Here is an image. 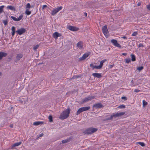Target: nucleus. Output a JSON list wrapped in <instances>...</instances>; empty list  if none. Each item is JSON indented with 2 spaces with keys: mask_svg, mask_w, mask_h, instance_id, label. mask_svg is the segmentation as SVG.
I'll return each mask as SVG.
<instances>
[{
  "mask_svg": "<svg viewBox=\"0 0 150 150\" xmlns=\"http://www.w3.org/2000/svg\"><path fill=\"white\" fill-rule=\"evenodd\" d=\"M70 109L68 108L66 109L62 113L59 117L62 120H64L67 118L69 116Z\"/></svg>",
  "mask_w": 150,
  "mask_h": 150,
  "instance_id": "1",
  "label": "nucleus"
},
{
  "mask_svg": "<svg viewBox=\"0 0 150 150\" xmlns=\"http://www.w3.org/2000/svg\"><path fill=\"white\" fill-rule=\"evenodd\" d=\"M125 114V112H121L115 114L111 115L110 117L106 118L105 120H112L113 117H116L123 115Z\"/></svg>",
  "mask_w": 150,
  "mask_h": 150,
  "instance_id": "2",
  "label": "nucleus"
},
{
  "mask_svg": "<svg viewBox=\"0 0 150 150\" xmlns=\"http://www.w3.org/2000/svg\"><path fill=\"white\" fill-rule=\"evenodd\" d=\"M97 130L98 129L96 128L91 127L86 129V130L84 132V133L85 134H91L96 132Z\"/></svg>",
  "mask_w": 150,
  "mask_h": 150,
  "instance_id": "3",
  "label": "nucleus"
},
{
  "mask_svg": "<svg viewBox=\"0 0 150 150\" xmlns=\"http://www.w3.org/2000/svg\"><path fill=\"white\" fill-rule=\"evenodd\" d=\"M95 98L94 96H89L87 98H85L84 99L82 100L81 104H83L87 101L91 100V99H94Z\"/></svg>",
  "mask_w": 150,
  "mask_h": 150,
  "instance_id": "4",
  "label": "nucleus"
},
{
  "mask_svg": "<svg viewBox=\"0 0 150 150\" xmlns=\"http://www.w3.org/2000/svg\"><path fill=\"white\" fill-rule=\"evenodd\" d=\"M111 42L115 46L118 47H121L120 45L118 43L117 41L116 40L112 39L111 40Z\"/></svg>",
  "mask_w": 150,
  "mask_h": 150,
  "instance_id": "5",
  "label": "nucleus"
},
{
  "mask_svg": "<svg viewBox=\"0 0 150 150\" xmlns=\"http://www.w3.org/2000/svg\"><path fill=\"white\" fill-rule=\"evenodd\" d=\"M107 61L106 59H103L100 61V65L98 66H95L93 67V68H95L98 69H101L103 66V63Z\"/></svg>",
  "mask_w": 150,
  "mask_h": 150,
  "instance_id": "6",
  "label": "nucleus"
},
{
  "mask_svg": "<svg viewBox=\"0 0 150 150\" xmlns=\"http://www.w3.org/2000/svg\"><path fill=\"white\" fill-rule=\"evenodd\" d=\"M25 31V29L24 28H23L18 29V30L16 31V32L18 34L21 35L24 33Z\"/></svg>",
  "mask_w": 150,
  "mask_h": 150,
  "instance_id": "7",
  "label": "nucleus"
},
{
  "mask_svg": "<svg viewBox=\"0 0 150 150\" xmlns=\"http://www.w3.org/2000/svg\"><path fill=\"white\" fill-rule=\"evenodd\" d=\"M62 8V7L60 6L57 8L54 9L52 11L51 14L52 15H54L57 13Z\"/></svg>",
  "mask_w": 150,
  "mask_h": 150,
  "instance_id": "8",
  "label": "nucleus"
},
{
  "mask_svg": "<svg viewBox=\"0 0 150 150\" xmlns=\"http://www.w3.org/2000/svg\"><path fill=\"white\" fill-rule=\"evenodd\" d=\"M67 28L69 30L73 31H77L79 29V28H76L71 25L68 26Z\"/></svg>",
  "mask_w": 150,
  "mask_h": 150,
  "instance_id": "9",
  "label": "nucleus"
},
{
  "mask_svg": "<svg viewBox=\"0 0 150 150\" xmlns=\"http://www.w3.org/2000/svg\"><path fill=\"white\" fill-rule=\"evenodd\" d=\"M23 14L21 15L18 18H16V17L11 16V18L14 21H19L23 17Z\"/></svg>",
  "mask_w": 150,
  "mask_h": 150,
  "instance_id": "10",
  "label": "nucleus"
},
{
  "mask_svg": "<svg viewBox=\"0 0 150 150\" xmlns=\"http://www.w3.org/2000/svg\"><path fill=\"white\" fill-rule=\"evenodd\" d=\"M103 107V105L101 103H98L94 104L93 105V107L95 108H101Z\"/></svg>",
  "mask_w": 150,
  "mask_h": 150,
  "instance_id": "11",
  "label": "nucleus"
},
{
  "mask_svg": "<svg viewBox=\"0 0 150 150\" xmlns=\"http://www.w3.org/2000/svg\"><path fill=\"white\" fill-rule=\"evenodd\" d=\"M102 31L103 33L105 35H106L108 33V31L106 25H105L103 26L102 28Z\"/></svg>",
  "mask_w": 150,
  "mask_h": 150,
  "instance_id": "12",
  "label": "nucleus"
},
{
  "mask_svg": "<svg viewBox=\"0 0 150 150\" xmlns=\"http://www.w3.org/2000/svg\"><path fill=\"white\" fill-rule=\"evenodd\" d=\"M72 139V137L71 136L70 137L67 138V139L63 140L62 141L63 144H65L69 142Z\"/></svg>",
  "mask_w": 150,
  "mask_h": 150,
  "instance_id": "13",
  "label": "nucleus"
},
{
  "mask_svg": "<svg viewBox=\"0 0 150 150\" xmlns=\"http://www.w3.org/2000/svg\"><path fill=\"white\" fill-rule=\"evenodd\" d=\"M92 75L94 76V77H96L97 78H101L102 77V76L101 73H93Z\"/></svg>",
  "mask_w": 150,
  "mask_h": 150,
  "instance_id": "14",
  "label": "nucleus"
},
{
  "mask_svg": "<svg viewBox=\"0 0 150 150\" xmlns=\"http://www.w3.org/2000/svg\"><path fill=\"white\" fill-rule=\"evenodd\" d=\"M89 53H85L83 54L82 56L79 59L80 61H82L85 59L86 57H88L89 55Z\"/></svg>",
  "mask_w": 150,
  "mask_h": 150,
  "instance_id": "15",
  "label": "nucleus"
},
{
  "mask_svg": "<svg viewBox=\"0 0 150 150\" xmlns=\"http://www.w3.org/2000/svg\"><path fill=\"white\" fill-rule=\"evenodd\" d=\"M7 55V53L2 52H0V60H1L3 57H6Z\"/></svg>",
  "mask_w": 150,
  "mask_h": 150,
  "instance_id": "16",
  "label": "nucleus"
},
{
  "mask_svg": "<svg viewBox=\"0 0 150 150\" xmlns=\"http://www.w3.org/2000/svg\"><path fill=\"white\" fill-rule=\"evenodd\" d=\"M83 43L81 41L79 42L76 45L77 47L80 49H81L83 46Z\"/></svg>",
  "mask_w": 150,
  "mask_h": 150,
  "instance_id": "17",
  "label": "nucleus"
},
{
  "mask_svg": "<svg viewBox=\"0 0 150 150\" xmlns=\"http://www.w3.org/2000/svg\"><path fill=\"white\" fill-rule=\"evenodd\" d=\"M23 57V55L21 54H17L16 56V59L19 61Z\"/></svg>",
  "mask_w": 150,
  "mask_h": 150,
  "instance_id": "18",
  "label": "nucleus"
},
{
  "mask_svg": "<svg viewBox=\"0 0 150 150\" xmlns=\"http://www.w3.org/2000/svg\"><path fill=\"white\" fill-rule=\"evenodd\" d=\"M7 9H10L14 11H16V9L14 6H8L7 7Z\"/></svg>",
  "mask_w": 150,
  "mask_h": 150,
  "instance_id": "19",
  "label": "nucleus"
},
{
  "mask_svg": "<svg viewBox=\"0 0 150 150\" xmlns=\"http://www.w3.org/2000/svg\"><path fill=\"white\" fill-rule=\"evenodd\" d=\"M82 112L86 111L89 110L90 108V107H84L81 108Z\"/></svg>",
  "mask_w": 150,
  "mask_h": 150,
  "instance_id": "20",
  "label": "nucleus"
},
{
  "mask_svg": "<svg viewBox=\"0 0 150 150\" xmlns=\"http://www.w3.org/2000/svg\"><path fill=\"white\" fill-rule=\"evenodd\" d=\"M59 35H60L59 33L56 32H55L53 34V37L55 38H57L58 37H59Z\"/></svg>",
  "mask_w": 150,
  "mask_h": 150,
  "instance_id": "21",
  "label": "nucleus"
},
{
  "mask_svg": "<svg viewBox=\"0 0 150 150\" xmlns=\"http://www.w3.org/2000/svg\"><path fill=\"white\" fill-rule=\"evenodd\" d=\"M43 123V122L38 121L34 122L33 123V125H38L40 124H42Z\"/></svg>",
  "mask_w": 150,
  "mask_h": 150,
  "instance_id": "22",
  "label": "nucleus"
},
{
  "mask_svg": "<svg viewBox=\"0 0 150 150\" xmlns=\"http://www.w3.org/2000/svg\"><path fill=\"white\" fill-rule=\"evenodd\" d=\"M15 28L14 26H12L11 28V30L12 31L11 33V34L12 36H14L15 35Z\"/></svg>",
  "mask_w": 150,
  "mask_h": 150,
  "instance_id": "23",
  "label": "nucleus"
},
{
  "mask_svg": "<svg viewBox=\"0 0 150 150\" xmlns=\"http://www.w3.org/2000/svg\"><path fill=\"white\" fill-rule=\"evenodd\" d=\"M131 56L132 58L131 60L132 61H136V57L134 54H132L131 55Z\"/></svg>",
  "mask_w": 150,
  "mask_h": 150,
  "instance_id": "24",
  "label": "nucleus"
},
{
  "mask_svg": "<svg viewBox=\"0 0 150 150\" xmlns=\"http://www.w3.org/2000/svg\"><path fill=\"white\" fill-rule=\"evenodd\" d=\"M82 112V110L81 109V108H79L78 110V111H77V112H76V115H79L81 113V112Z\"/></svg>",
  "mask_w": 150,
  "mask_h": 150,
  "instance_id": "25",
  "label": "nucleus"
},
{
  "mask_svg": "<svg viewBox=\"0 0 150 150\" xmlns=\"http://www.w3.org/2000/svg\"><path fill=\"white\" fill-rule=\"evenodd\" d=\"M80 76L79 75H77L76 76H73L71 78V79H76L80 77Z\"/></svg>",
  "mask_w": 150,
  "mask_h": 150,
  "instance_id": "26",
  "label": "nucleus"
},
{
  "mask_svg": "<svg viewBox=\"0 0 150 150\" xmlns=\"http://www.w3.org/2000/svg\"><path fill=\"white\" fill-rule=\"evenodd\" d=\"M21 143V142H17L16 143H15L13 145V146L15 147L16 146H18L19 145H20Z\"/></svg>",
  "mask_w": 150,
  "mask_h": 150,
  "instance_id": "27",
  "label": "nucleus"
},
{
  "mask_svg": "<svg viewBox=\"0 0 150 150\" xmlns=\"http://www.w3.org/2000/svg\"><path fill=\"white\" fill-rule=\"evenodd\" d=\"M48 119L50 122H51L53 121V117L51 115H50L48 117Z\"/></svg>",
  "mask_w": 150,
  "mask_h": 150,
  "instance_id": "28",
  "label": "nucleus"
},
{
  "mask_svg": "<svg viewBox=\"0 0 150 150\" xmlns=\"http://www.w3.org/2000/svg\"><path fill=\"white\" fill-rule=\"evenodd\" d=\"M25 13L27 15H29L31 14V11H29L28 9H27L26 10Z\"/></svg>",
  "mask_w": 150,
  "mask_h": 150,
  "instance_id": "29",
  "label": "nucleus"
},
{
  "mask_svg": "<svg viewBox=\"0 0 150 150\" xmlns=\"http://www.w3.org/2000/svg\"><path fill=\"white\" fill-rule=\"evenodd\" d=\"M39 45H37L35 46H34L33 47V49L34 50H36L39 47Z\"/></svg>",
  "mask_w": 150,
  "mask_h": 150,
  "instance_id": "30",
  "label": "nucleus"
},
{
  "mask_svg": "<svg viewBox=\"0 0 150 150\" xmlns=\"http://www.w3.org/2000/svg\"><path fill=\"white\" fill-rule=\"evenodd\" d=\"M148 104L146 102L145 100H143V106L145 107Z\"/></svg>",
  "mask_w": 150,
  "mask_h": 150,
  "instance_id": "31",
  "label": "nucleus"
},
{
  "mask_svg": "<svg viewBox=\"0 0 150 150\" xmlns=\"http://www.w3.org/2000/svg\"><path fill=\"white\" fill-rule=\"evenodd\" d=\"M137 143L139 144L142 146H144L145 145V144L143 142H137Z\"/></svg>",
  "mask_w": 150,
  "mask_h": 150,
  "instance_id": "32",
  "label": "nucleus"
},
{
  "mask_svg": "<svg viewBox=\"0 0 150 150\" xmlns=\"http://www.w3.org/2000/svg\"><path fill=\"white\" fill-rule=\"evenodd\" d=\"M125 60V62L127 63H129L131 62V60L129 58H126Z\"/></svg>",
  "mask_w": 150,
  "mask_h": 150,
  "instance_id": "33",
  "label": "nucleus"
},
{
  "mask_svg": "<svg viewBox=\"0 0 150 150\" xmlns=\"http://www.w3.org/2000/svg\"><path fill=\"white\" fill-rule=\"evenodd\" d=\"M4 7V6H0V13H1L3 11V8Z\"/></svg>",
  "mask_w": 150,
  "mask_h": 150,
  "instance_id": "34",
  "label": "nucleus"
},
{
  "mask_svg": "<svg viewBox=\"0 0 150 150\" xmlns=\"http://www.w3.org/2000/svg\"><path fill=\"white\" fill-rule=\"evenodd\" d=\"M118 108H125V105H120L118 107Z\"/></svg>",
  "mask_w": 150,
  "mask_h": 150,
  "instance_id": "35",
  "label": "nucleus"
},
{
  "mask_svg": "<svg viewBox=\"0 0 150 150\" xmlns=\"http://www.w3.org/2000/svg\"><path fill=\"white\" fill-rule=\"evenodd\" d=\"M143 69V66H142L141 67H138L137 69L139 71H141Z\"/></svg>",
  "mask_w": 150,
  "mask_h": 150,
  "instance_id": "36",
  "label": "nucleus"
},
{
  "mask_svg": "<svg viewBox=\"0 0 150 150\" xmlns=\"http://www.w3.org/2000/svg\"><path fill=\"white\" fill-rule=\"evenodd\" d=\"M3 22L5 25H7L8 21L7 20H4Z\"/></svg>",
  "mask_w": 150,
  "mask_h": 150,
  "instance_id": "37",
  "label": "nucleus"
},
{
  "mask_svg": "<svg viewBox=\"0 0 150 150\" xmlns=\"http://www.w3.org/2000/svg\"><path fill=\"white\" fill-rule=\"evenodd\" d=\"M30 7H31L29 3H28L26 4V8H30Z\"/></svg>",
  "mask_w": 150,
  "mask_h": 150,
  "instance_id": "38",
  "label": "nucleus"
},
{
  "mask_svg": "<svg viewBox=\"0 0 150 150\" xmlns=\"http://www.w3.org/2000/svg\"><path fill=\"white\" fill-rule=\"evenodd\" d=\"M137 34V32H134L132 35V36H136Z\"/></svg>",
  "mask_w": 150,
  "mask_h": 150,
  "instance_id": "39",
  "label": "nucleus"
},
{
  "mask_svg": "<svg viewBox=\"0 0 150 150\" xmlns=\"http://www.w3.org/2000/svg\"><path fill=\"white\" fill-rule=\"evenodd\" d=\"M95 66H94L92 63L90 65V67H92V68L93 69H94L95 68H93V67Z\"/></svg>",
  "mask_w": 150,
  "mask_h": 150,
  "instance_id": "40",
  "label": "nucleus"
},
{
  "mask_svg": "<svg viewBox=\"0 0 150 150\" xmlns=\"http://www.w3.org/2000/svg\"><path fill=\"white\" fill-rule=\"evenodd\" d=\"M144 47V46H143V45L142 44L140 43L138 47Z\"/></svg>",
  "mask_w": 150,
  "mask_h": 150,
  "instance_id": "41",
  "label": "nucleus"
},
{
  "mask_svg": "<svg viewBox=\"0 0 150 150\" xmlns=\"http://www.w3.org/2000/svg\"><path fill=\"white\" fill-rule=\"evenodd\" d=\"M147 8L148 10H150V4L147 6Z\"/></svg>",
  "mask_w": 150,
  "mask_h": 150,
  "instance_id": "42",
  "label": "nucleus"
},
{
  "mask_svg": "<svg viewBox=\"0 0 150 150\" xmlns=\"http://www.w3.org/2000/svg\"><path fill=\"white\" fill-rule=\"evenodd\" d=\"M121 98L122 99H124L125 100H127V98L125 97H122Z\"/></svg>",
  "mask_w": 150,
  "mask_h": 150,
  "instance_id": "43",
  "label": "nucleus"
},
{
  "mask_svg": "<svg viewBox=\"0 0 150 150\" xmlns=\"http://www.w3.org/2000/svg\"><path fill=\"white\" fill-rule=\"evenodd\" d=\"M140 91L138 89H135L134 90V92H138Z\"/></svg>",
  "mask_w": 150,
  "mask_h": 150,
  "instance_id": "44",
  "label": "nucleus"
},
{
  "mask_svg": "<svg viewBox=\"0 0 150 150\" xmlns=\"http://www.w3.org/2000/svg\"><path fill=\"white\" fill-rule=\"evenodd\" d=\"M47 7V6L46 5H43V6H42V9H43L44 8L46 7Z\"/></svg>",
  "mask_w": 150,
  "mask_h": 150,
  "instance_id": "45",
  "label": "nucleus"
},
{
  "mask_svg": "<svg viewBox=\"0 0 150 150\" xmlns=\"http://www.w3.org/2000/svg\"><path fill=\"white\" fill-rule=\"evenodd\" d=\"M127 53H122V54L124 56H126L127 55Z\"/></svg>",
  "mask_w": 150,
  "mask_h": 150,
  "instance_id": "46",
  "label": "nucleus"
},
{
  "mask_svg": "<svg viewBox=\"0 0 150 150\" xmlns=\"http://www.w3.org/2000/svg\"><path fill=\"white\" fill-rule=\"evenodd\" d=\"M84 16L86 17L87 16V13L86 12H85L84 13Z\"/></svg>",
  "mask_w": 150,
  "mask_h": 150,
  "instance_id": "47",
  "label": "nucleus"
},
{
  "mask_svg": "<svg viewBox=\"0 0 150 150\" xmlns=\"http://www.w3.org/2000/svg\"><path fill=\"white\" fill-rule=\"evenodd\" d=\"M43 134L42 133L41 134H40L39 136V137H42L43 135Z\"/></svg>",
  "mask_w": 150,
  "mask_h": 150,
  "instance_id": "48",
  "label": "nucleus"
},
{
  "mask_svg": "<svg viewBox=\"0 0 150 150\" xmlns=\"http://www.w3.org/2000/svg\"><path fill=\"white\" fill-rule=\"evenodd\" d=\"M141 3H138L137 4V6H139L141 5Z\"/></svg>",
  "mask_w": 150,
  "mask_h": 150,
  "instance_id": "49",
  "label": "nucleus"
},
{
  "mask_svg": "<svg viewBox=\"0 0 150 150\" xmlns=\"http://www.w3.org/2000/svg\"><path fill=\"white\" fill-rule=\"evenodd\" d=\"M113 66V65H110V68H111Z\"/></svg>",
  "mask_w": 150,
  "mask_h": 150,
  "instance_id": "50",
  "label": "nucleus"
},
{
  "mask_svg": "<svg viewBox=\"0 0 150 150\" xmlns=\"http://www.w3.org/2000/svg\"><path fill=\"white\" fill-rule=\"evenodd\" d=\"M122 38L124 39H126L127 38L125 36H124Z\"/></svg>",
  "mask_w": 150,
  "mask_h": 150,
  "instance_id": "51",
  "label": "nucleus"
},
{
  "mask_svg": "<svg viewBox=\"0 0 150 150\" xmlns=\"http://www.w3.org/2000/svg\"><path fill=\"white\" fill-rule=\"evenodd\" d=\"M13 124H11L10 125V127L12 128L13 127Z\"/></svg>",
  "mask_w": 150,
  "mask_h": 150,
  "instance_id": "52",
  "label": "nucleus"
},
{
  "mask_svg": "<svg viewBox=\"0 0 150 150\" xmlns=\"http://www.w3.org/2000/svg\"><path fill=\"white\" fill-rule=\"evenodd\" d=\"M19 101H20L21 103H23V101L22 100H19Z\"/></svg>",
  "mask_w": 150,
  "mask_h": 150,
  "instance_id": "53",
  "label": "nucleus"
},
{
  "mask_svg": "<svg viewBox=\"0 0 150 150\" xmlns=\"http://www.w3.org/2000/svg\"><path fill=\"white\" fill-rule=\"evenodd\" d=\"M131 83H133V80H132V81H131Z\"/></svg>",
  "mask_w": 150,
  "mask_h": 150,
  "instance_id": "54",
  "label": "nucleus"
},
{
  "mask_svg": "<svg viewBox=\"0 0 150 150\" xmlns=\"http://www.w3.org/2000/svg\"><path fill=\"white\" fill-rule=\"evenodd\" d=\"M2 74V73L1 72H0V76H1Z\"/></svg>",
  "mask_w": 150,
  "mask_h": 150,
  "instance_id": "55",
  "label": "nucleus"
},
{
  "mask_svg": "<svg viewBox=\"0 0 150 150\" xmlns=\"http://www.w3.org/2000/svg\"><path fill=\"white\" fill-rule=\"evenodd\" d=\"M61 36V35L60 34V35H59V36Z\"/></svg>",
  "mask_w": 150,
  "mask_h": 150,
  "instance_id": "56",
  "label": "nucleus"
},
{
  "mask_svg": "<svg viewBox=\"0 0 150 150\" xmlns=\"http://www.w3.org/2000/svg\"><path fill=\"white\" fill-rule=\"evenodd\" d=\"M69 93H66V95H67Z\"/></svg>",
  "mask_w": 150,
  "mask_h": 150,
  "instance_id": "57",
  "label": "nucleus"
}]
</instances>
